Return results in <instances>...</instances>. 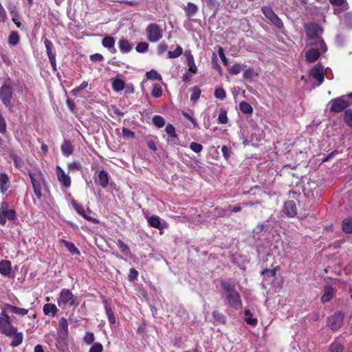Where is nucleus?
Here are the masks:
<instances>
[{
	"mask_svg": "<svg viewBox=\"0 0 352 352\" xmlns=\"http://www.w3.org/2000/svg\"><path fill=\"white\" fill-rule=\"evenodd\" d=\"M221 287L225 294L226 302L231 308L238 310L241 309L243 303L241 296L235 285L225 280L220 281Z\"/></svg>",
	"mask_w": 352,
	"mask_h": 352,
	"instance_id": "obj_1",
	"label": "nucleus"
},
{
	"mask_svg": "<svg viewBox=\"0 0 352 352\" xmlns=\"http://www.w3.org/2000/svg\"><path fill=\"white\" fill-rule=\"evenodd\" d=\"M306 35L311 41L310 45L312 46L320 47L322 53L327 51V46L321 37L323 32L322 28L316 23H310L305 26Z\"/></svg>",
	"mask_w": 352,
	"mask_h": 352,
	"instance_id": "obj_2",
	"label": "nucleus"
},
{
	"mask_svg": "<svg viewBox=\"0 0 352 352\" xmlns=\"http://www.w3.org/2000/svg\"><path fill=\"white\" fill-rule=\"evenodd\" d=\"M57 303L58 306H69L74 307L76 308L79 302L77 300L76 297L73 294V293L68 289H63L59 294V296L57 298Z\"/></svg>",
	"mask_w": 352,
	"mask_h": 352,
	"instance_id": "obj_3",
	"label": "nucleus"
},
{
	"mask_svg": "<svg viewBox=\"0 0 352 352\" xmlns=\"http://www.w3.org/2000/svg\"><path fill=\"white\" fill-rule=\"evenodd\" d=\"M29 177L34 189L36 197L41 199L42 198V186L45 185L44 175L41 171L37 173L28 172Z\"/></svg>",
	"mask_w": 352,
	"mask_h": 352,
	"instance_id": "obj_4",
	"label": "nucleus"
},
{
	"mask_svg": "<svg viewBox=\"0 0 352 352\" xmlns=\"http://www.w3.org/2000/svg\"><path fill=\"white\" fill-rule=\"evenodd\" d=\"M17 331L18 329L12 323L10 317L7 314L1 312L0 316V332L7 337H12Z\"/></svg>",
	"mask_w": 352,
	"mask_h": 352,
	"instance_id": "obj_5",
	"label": "nucleus"
},
{
	"mask_svg": "<svg viewBox=\"0 0 352 352\" xmlns=\"http://www.w3.org/2000/svg\"><path fill=\"white\" fill-rule=\"evenodd\" d=\"M263 14L265 16L267 20L273 25L278 29H282L284 27L283 21L274 12L271 6H264L261 9Z\"/></svg>",
	"mask_w": 352,
	"mask_h": 352,
	"instance_id": "obj_6",
	"label": "nucleus"
},
{
	"mask_svg": "<svg viewBox=\"0 0 352 352\" xmlns=\"http://www.w3.org/2000/svg\"><path fill=\"white\" fill-rule=\"evenodd\" d=\"M147 40L151 43H157L163 37L162 28L156 23H151L146 28Z\"/></svg>",
	"mask_w": 352,
	"mask_h": 352,
	"instance_id": "obj_7",
	"label": "nucleus"
},
{
	"mask_svg": "<svg viewBox=\"0 0 352 352\" xmlns=\"http://www.w3.org/2000/svg\"><path fill=\"white\" fill-rule=\"evenodd\" d=\"M348 98L346 94L331 99L329 102L330 107L329 111L336 113L342 112L349 105V102L346 100Z\"/></svg>",
	"mask_w": 352,
	"mask_h": 352,
	"instance_id": "obj_8",
	"label": "nucleus"
},
{
	"mask_svg": "<svg viewBox=\"0 0 352 352\" xmlns=\"http://www.w3.org/2000/svg\"><path fill=\"white\" fill-rule=\"evenodd\" d=\"M344 318V314L342 311H337L334 312V314L330 316L327 319V324L329 327L333 331H338L343 324Z\"/></svg>",
	"mask_w": 352,
	"mask_h": 352,
	"instance_id": "obj_9",
	"label": "nucleus"
},
{
	"mask_svg": "<svg viewBox=\"0 0 352 352\" xmlns=\"http://www.w3.org/2000/svg\"><path fill=\"white\" fill-rule=\"evenodd\" d=\"M13 92L12 87L8 85H3L0 88V99L7 107H12V100Z\"/></svg>",
	"mask_w": 352,
	"mask_h": 352,
	"instance_id": "obj_10",
	"label": "nucleus"
},
{
	"mask_svg": "<svg viewBox=\"0 0 352 352\" xmlns=\"http://www.w3.org/2000/svg\"><path fill=\"white\" fill-rule=\"evenodd\" d=\"M44 44L52 69L54 71H56V52L54 46L52 42L47 38H44Z\"/></svg>",
	"mask_w": 352,
	"mask_h": 352,
	"instance_id": "obj_11",
	"label": "nucleus"
},
{
	"mask_svg": "<svg viewBox=\"0 0 352 352\" xmlns=\"http://www.w3.org/2000/svg\"><path fill=\"white\" fill-rule=\"evenodd\" d=\"M309 75L317 80L318 85H321L324 79V67L320 63H318L309 71Z\"/></svg>",
	"mask_w": 352,
	"mask_h": 352,
	"instance_id": "obj_12",
	"label": "nucleus"
},
{
	"mask_svg": "<svg viewBox=\"0 0 352 352\" xmlns=\"http://www.w3.org/2000/svg\"><path fill=\"white\" fill-rule=\"evenodd\" d=\"M336 294V289L331 285H327L324 287L323 294L320 298L322 303H326L331 300Z\"/></svg>",
	"mask_w": 352,
	"mask_h": 352,
	"instance_id": "obj_13",
	"label": "nucleus"
},
{
	"mask_svg": "<svg viewBox=\"0 0 352 352\" xmlns=\"http://www.w3.org/2000/svg\"><path fill=\"white\" fill-rule=\"evenodd\" d=\"M56 170L58 180L64 187L69 188L72 183L70 177L65 174V171L59 166H56Z\"/></svg>",
	"mask_w": 352,
	"mask_h": 352,
	"instance_id": "obj_14",
	"label": "nucleus"
},
{
	"mask_svg": "<svg viewBox=\"0 0 352 352\" xmlns=\"http://www.w3.org/2000/svg\"><path fill=\"white\" fill-rule=\"evenodd\" d=\"M16 218V212L14 209L0 212V225L4 226L7 220L14 221Z\"/></svg>",
	"mask_w": 352,
	"mask_h": 352,
	"instance_id": "obj_15",
	"label": "nucleus"
},
{
	"mask_svg": "<svg viewBox=\"0 0 352 352\" xmlns=\"http://www.w3.org/2000/svg\"><path fill=\"white\" fill-rule=\"evenodd\" d=\"M283 211L287 216L294 217L297 214V208L295 201L293 200L285 201Z\"/></svg>",
	"mask_w": 352,
	"mask_h": 352,
	"instance_id": "obj_16",
	"label": "nucleus"
},
{
	"mask_svg": "<svg viewBox=\"0 0 352 352\" xmlns=\"http://www.w3.org/2000/svg\"><path fill=\"white\" fill-rule=\"evenodd\" d=\"M71 204L73 206V207L74 208V209L76 210V212L78 214H79L80 215H81L86 220L91 221L92 223L96 222V219L95 218L86 214L85 210L82 205L78 204L74 199H72L71 201Z\"/></svg>",
	"mask_w": 352,
	"mask_h": 352,
	"instance_id": "obj_17",
	"label": "nucleus"
},
{
	"mask_svg": "<svg viewBox=\"0 0 352 352\" xmlns=\"http://www.w3.org/2000/svg\"><path fill=\"white\" fill-rule=\"evenodd\" d=\"M10 187V177L5 172L0 173V192L6 193Z\"/></svg>",
	"mask_w": 352,
	"mask_h": 352,
	"instance_id": "obj_18",
	"label": "nucleus"
},
{
	"mask_svg": "<svg viewBox=\"0 0 352 352\" xmlns=\"http://www.w3.org/2000/svg\"><path fill=\"white\" fill-rule=\"evenodd\" d=\"M319 47L316 48H311L308 50L305 53V59L309 63H314L317 60L320 56V52L318 49Z\"/></svg>",
	"mask_w": 352,
	"mask_h": 352,
	"instance_id": "obj_19",
	"label": "nucleus"
},
{
	"mask_svg": "<svg viewBox=\"0 0 352 352\" xmlns=\"http://www.w3.org/2000/svg\"><path fill=\"white\" fill-rule=\"evenodd\" d=\"M115 38L111 36H105L102 41V45L104 47L110 50L112 53H116V50L115 48Z\"/></svg>",
	"mask_w": 352,
	"mask_h": 352,
	"instance_id": "obj_20",
	"label": "nucleus"
},
{
	"mask_svg": "<svg viewBox=\"0 0 352 352\" xmlns=\"http://www.w3.org/2000/svg\"><path fill=\"white\" fill-rule=\"evenodd\" d=\"M184 54L186 57V60L188 66V71L193 74H196L197 72V68L195 63L194 57L191 54L190 50L186 51Z\"/></svg>",
	"mask_w": 352,
	"mask_h": 352,
	"instance_id": "obj_21",
	"label": "nucleus"
},
{
	"mask_svg": "<svg viewBox=\"0 0 352 352\" xmlns=\"http://www.w3.org/2000/svg\"><path fill=\"white\" fill-rule=\"evenodd\" d=\"M109 182V175L108 173L104 170H100L98 173V184L102 188H105L107 187Z\"/></svg>",
	"mask_w": 352,
	"mask_h": 352,
	"instance_id": "obj_22",
	"label": "nucleus"
},
{
	"mask_svg": "<svg viewBox=\"0 0 352 352\" xmlns=\"http://www.w3.org/2000/svg\"><path fill=\"white\" fill-rule=\"evenodd\" d=\"M60 149H61L62 153L65 157H69L74 152V146L72 144L71 142L67 140H64L63 143L60 146Z\"/></svg>",
	"mask_w": 352,
	"mask_h": 352,
	"instance_id": "obj_23",
	"label": "nucleus"
},
{
	"mask_svg": "<svg viewBox=\"0 0 352 352\" xmlns=\"http://www.w3.org/2000/svg\"><path fill=\"white\" fill-rule=\"evenodd\" d=\"M5 306L10 312L16 315L25 316L27 315L29 312L28 309L20 308L10 304H6Z\"/></svg>",
	"mask_w": 352,
	"mask_h": 352,
	"instance_id": "obj_24",
	"label": "nucleus"
},
{
	"mask_svg": "<svg viewBox=\"0 0 352 352\" xmlns=\"http://www.w3.org/2000/svg\"><path fill=\"white\" fill-rule=\"evenodd\" d=\"M11 262L8 260L0 261V274L6 276L11 273Z\"/></svg>",
	"mask_w": 352,
	"mask_h": 352,
	"instance_id": "obj_25",
	"label": "nucleus"
},
{
	"mask_svg": "<svg viewBox=\"0 0 352 352\" xmlns=\"http://www.w3.org/2000/svg\"><path fill=\"white\" fill-rule=\"evenodd\" d=\"M43 313L45 316H55L58 309L53 303L45 304L43 308Z\"/></svg>",
	"mask_w": 352,
	"mask_h": 352,
	"instance_id": "obj_26",
	"label": "nucleus"
},
{
	"mask_svg": "<svg viewBox=\"0 0 352 352\" xmlns=\"http://www.w3.org/2000/svg\"><path fill=\"white\" fill-rule=\"evenodd\" d=\"M184 10L186 12V15L188 19H190L193 16L195 15V14L198 11V7L196 4L188 2L186 5V6L184 8Z\"/></svg>",
	"mask_w": 352,
	"mask_h": 352,
	"instance_id": "obj_27",
	"label": "nucleus"
},
{
	"mask_svg": "<svg viewBox=\"0 0 352 352\" xmlns=\"http://www.w3.org/2000/svg\"><path fill=\"white\" fill-rule=\"evenodd\" d=\"M61 243L71 254L75 255H80V251L72 242L68 241L65 239H62Z\"/></svg>",
	"mask_w": 352,
	"mask_h": 352,
	"instance_id": "obj_28",
	"label": "nucleus"
},
{
	"mask_svg": "<svg viewBox=\"0 0 352 352\" xmlns=\"http://www.w3.org/2000/svg\"><path fill=\"white\" fill-rule=\"evenodd\" d=\"M118 46H119L120 50L122 53H128L132 49L131 44L129 43V41L127 39H125V38H122L119 41Z\"/></svg>",
	"mask_w": 352,
	"mask_h": 352,
	"instance_id": "obj_29",
	"label": "nucleus"
},
{
	"mask_svg": "<svg viewBox=\"0 0 352 352\" xmlns=\"http://www.w3.org/2000/svg\"><path fill=\"white\" fill-rule=\"evenodd\" d=\"M104 309L105 312L107 316L109 322L111 324H113L116 322V317L114 316L113 311L111 307V306L109 305V303L107 301H104Z\"/></svg>",
	"mask_w": 352,
	"mask_h": 352,
	"instance_id": "obj_30",
	"label": "nucleus"
},
{
	"mask_svg": "<svg viewBox=\"0 0 352 352\" xmlns=\"http://www.w3.org/2000/svg\"><path fill=\"white\" fill-rule=\"evenodd\" d=\"M13 337L10 345L12 347H16L19 346L23 340V335L22 332L16 331L14 334L12 336Z\"/></svg>",
	"mask_w": 352,
	"mask_h": 352,
	"instance_id": "obj_31",
	"label": "nucleus"
},
{
	"mask_svg": "<svg viewBox=\"0 0 352 352\" xmlns=\"http://www.w3.org/2000/svg\"><path fill=\"white\" fill-rule=\"evenodd\" d=\"M146 219L148 223L151 227L158 229L161 228V219L158 216L153 215Z\"/></svg>",
	"mask_w": 352,
	"mask_h": 352,
	"instance_id": "obj_32",
	"label": "nucleus"
},
{
	"mask_svg": "<svg viewBox=\"0 0 352 352\" xmlns=\"http://www.w3.org/2000/svg\"><path fill=\"white\" fill-rule=\"evenodd\" d=\"M342 228L344 233L352 234V217L344 219L342 221Z\"/></svg>",
	"mask_w": 352,
	"mask_h": 352,
	"instance_id": "obj_33",
	"label": "nucleus"
},
{
	"mask_svg": "<svg viewBox=\"0 0 352 352\" xmlns=\"http://www.w3.org/2000/svg\"><path fill=\"white\" fill-rule=\"evenodd\" d=\"M212 317L214 320V321L213 322V323L214 324H226V317L224 316V315L221 313H220L219 311H212Z\"/></svg>",
	"mask_w": 352,
	"mask_h": 352,
	"instance_id": "obj_34",
	"label": "nucleus"
},
{
	"mask_svg": "<svg viewBox=\"0 0 352 352\" xmlns=\"http://www.w3.org/2000/svg\"><path fill=\"white\" fill-rule=\"evenodd\" d=\"M240 111L245 114H252L253 112V108L250 105V103H248L246 101H242L239 103V105Z\"/></svg>",
	"mask_w": 352,
	"mask_h": 352,
	"instance_id": "obj_35",
	"label": "nucleus"
},
{
	"mask_svg": "<svg viewBox=\"0 0 352 352\" xmlns=\"http://www.w3.org/2000/svg\"><path fill=\"white\" fill-rule=\"evenodd\" d=\"M244 315L245 316V321L247 324L252 326H256L257 324V319L256 318H253L252 314L249 309H245L244 311Z\"/></svg>",
	"mask_w": 352,
	"mask_h": 352,
	"instance_id": "obj_36",
	"label": "nucleus"
},
{
	"mask_svg": "<svg viewBox=\"0 0 352 352\" xmlns=\"http://www.w3.org/2000/svg\"><path fill=\"white\" fill-rule=\"evenodd\" d=\"M125 83L123 80L116 78L112 82V87L116 91H120L124 89Z\"/></svg>",
	"mask_w": 352,
	"mask_h": 352,
	"instance_id": "obj_37",
	"label": "nucleus"
},
{
	"mask_svg": "<svg viewBox=\"0 0 352 352\" xmlns=\"http://www.w3.org/2000/svg\"><path fill=\"white\" fill-rule=\"evenodd\" d=\"M10 158L13 160L14 166L18 168L21 169L23 166V160L17 156L14 152H10Z\"/></svg>",
	"mask_w": 352,
	"mask_h": 352,
	"instance_id": "obj_38",
	"label": "nucleus"
},
{
	"mask_svg": "<svg viewBox=\"0 0 352 352\" xmlns=\"http://www.w3.org/2000/svg\"><path fill=\"white\" fill-rule=\"evenodd\" d=\"M344 346L339 342L335 341L329 346V352H344Z\"/></svg>",
	"mask_w": 352,
	"mask_h": 352,
	"instance_id": "obj_39",
	"label": "nucleus"
},
{
	"mask_svg": "<svg viewBox=\"0 0 352 352\" xmlns=\"http://www.w3.org/2000/svg\"><path fill=\"white\" fill-rule=\"evenodd\" d=\"M8 43L12 45H16L19 43V34L17 32H12L8 37Z\"/></svg>",
	"mask_w": 352,
	"mask_h": 352,
	"instance_id": "obj_40",
	"label": "nucleus"
},
{
	"mask_svg": "<svg viewBox=\"0 0 352 352\" xmlns=\"http://www.w3.org/2000/svg\"><path fill=\"white\" fill-rule=\"evenodd\" d=\"M153 124L157 128H162L165 124V120L164 118L159 115H155L152 119Z\"/></svg>",
	"mask_w": 352,
	"mask_h": 352,
	"instance_id": "obj_41",
	"label": "nucleus"
},
{
	"mask_svg": "<svg viewBox=\"0 0 352 352\" xmlns=\"http://www.w3.org/2000/svg\"><path fill=\"white\" fill-rule=\"evenodd\" d=\"M344 122L348 126L352 127V109L345 110L344 113Z\"/></svg>",
	"mask_w": 352,
	"mask_h": 352,
	"instance_id": "obj_42",
	"label": "nucleus"
},
{
	"mask_svg": "<svg viewBox=\"0 0 352 352\" xmlns=\"http://www.w3.org/2000/svg\"><path fill=\"white\" fill-rule=\"evenodd\" d=\"M94 341H95V336L94 334V333L91 332V331H87L85 332V334L83 337V342L87 344V345H90V344H93L94 343Z\"/></svg>",
	"mask_w": 352,
	"mask_h": 352,
	"instance_id": "obj_43",
	"label": "nucleus"
},
{
	"mask_svg": "<svg viewBox=\"0 0 352 352\" xmlns=\"http://www.w3.org/2000/svg\"><path fill=\"white\" fill-rule=\"evenodd\" d=\"M116 244L118 245L121 252L123 253L124 255H127L128 253L130 252V249L129 246L126 243H124V242L122 240L118 239Z\"/></svg>",
	"mask_w": 352,
	"mask_h": 352,
	"instance_id": "obj_44",
	"label": "nucleus"
},
{
	"mask_svg": "<svg viewBox=\"0 0 352 352\" xmlns=\"http://www.w3.org/2000/svg\"><path fill=\"white\" fill-rule=\"evenodd\" d=\"M214 95L217 99L223 100L226 98V91L223 88L219 87L215 89Z\"/></svg>",
	"mask_w": 352,
	"mask_h": 352,
	"instance_id": "obj_45",
	"label": "nucleus"
},
{
	"mask_svg": "<svg viewBox=\"0 0 352 352\" xmlns=\"http://www.w3.org/2000/svg\"><path fill=\"white\" fill-rule=\"evenodd\" d=\"M165 131L167 133L168 136L170 138H177V135L175 133V129L171 124H168L166 126Z\"/></svg>",
	"mask_w": 352,
	"mask_h": 352,
	"instance_id": "obj_46",
	"label": "nucleus"
},
{
	"mask_svg": "<svg viewBox=\"0 0 352 352\" xmlns=\"http://www.w3.org/2000/svg\"><path fill=\"white\" fill-rule=\"evenodd\" d=\"M183 53V49L181 46H177L174 51H168V55L169 58H175L181 56Z\"/></svg>",
	"mask_w": 352,
	"mask_h": 352,
	"instance_id": "obj_47",
	"label": "nucleus"
},
{
	"mask_svg": "<svg viewBox=\"0 0 352 352\" xmlns=\"http://www.w3.org/2000/svg\"><path fill=\"white\" fill-rule=\"evenodd\" d=\"M201 89L198 87H194L192 89L190 100L193 102H197L201 96Z\"/></svg>",
	"mask_w": 352,
	"mask_h": 352,
	"instance_id": "obj_48",
	"label": "nucleus"
},
{
	"mask_svg": "<svg viewBox=\"0 0 352 352\" xmlns=\"http://www.w3.org/2000/svg\"><path fill=\"white\" fill-rule=\"evenodd\" d=\"M258 75V73L255 72V71L253 68H248L244 71L243 76L244 79L251 80L254 76H256Z\"/></svg>",
	"mask_w": 352,
	"mask_h": 352,
	"instance_id": "obj_49",
	"label": "nucleus"
},
{
	"mask_svg": "<svg viewBox=\"0 0 352 352\" xmlns=\"http://www.w3.org/2000/svg\"><path fill=\"white\" fill-rule=\"evenodd\" d=\"M58 329L63 331L65 334L68 333V323L67 320L65 318H61L58 322Z\"/></svg>",
	"mask_w": 352,
	"mask_h": 352,
	"instance_id": "obj_50",
	"label": "nucleus"
},
{
	"mask_svg": "<svg viewBox=\"0 0 352 352\" xmlns=\"http://www.w3.org/2000/svg\"><path fill=\"white\" fill-rule=\"evenodd\" d=\"M163 93L162 86L160 84H155L151 94L155 98H160Z\"/></svg>",
	"mask_w": 352,
	"mask_h": 352,
	"instance_id": "obj_51",
	"label": "nucleus"
},
{
	"mask_svg": "<svg viewBox=\"0 0 352 352\" xmlns=\"http://www.w3.org/2000/svg\"><path fill=\"white\" fill-rule=\"evenodd\" d=\"M146 76L148 80H162V76L155 70H151L146 74Z\"/></svg>",
	"mask_w": 352,
	"mask_h": 352,
	"instance_id": "obj_52",
	"label": "nucleus"
},
{
	"mask_svg": "<svg viewBox=\"0 0 352 352\" xmlns=\"http://www.w3.org/2000/svg\"><path fill=\"white\" fill-rule=\"evenodd\" d=\"M314 185L315 186L316 184L315 183H308V186H309V188H305V190H307V192H305V194H307L309 195V192L311 193V197L314 198V199H316L318 197H320V194L318 192V190H316L315 188L312 190V186L311 185Z\"/></svg>",
	"mask_w": 352,
	"mask_h": 352,
	"instance_id": "obj_53",
	"label": "nucleus"
},
{
	"mask_svg": "<svg viewBox=\"0 0 352 352\" xmlns=\"http://www.w3.org/2000/svg\"><path fill=\"white\" fill-rule=\"evenodd\" d=\"M218 121L220 124H226L228 123V119L227 112L225 109H221L218 116Z\"/></svg>",
	"mask_w": 352,
	"mask_h": 352,
	"instance_id": "obj_54",
	"label": "nucleus"
},
{
	"mask_svg": "<svg viewBox=\"0 0 352 352\" xmlns=\"http://www.w3.org/2000/svg\"><path fill=\"white\" fill-rule=\"evenodd\" d=\"M245 67V65H243V67ZM242 69V65L239 63H236L231 67V68L229 69V73L232 75H237L241 72Z\"/></svg>",
	"mask_w": 352,
	"mask_h": 352,
	"instance_id": "obj_55",
	"label": "nucleus"
},
{
	"mask_svg": "<svg viewBox=\"0 0 352 352\" xmlns=\"http://www.w3.org/2000/svg\"><path fill=\"white\" fill-rule=\"evenodd\" d=\"M135 50L138 52L144 53L148 50V44L146 42L138 43L135 47Z\"/></svg>",
	"mask_w": 352,
	"mask_h": 352,
	"instance_id": "obj_56",
	"label": "nucleus"
},
{
	"mask_svg": "<svg viewBox=\"0 0 352 352\" xmlns=\"http://www.w3.org/2000/svg\"><path fill=\"white\" fill-rule=\"evenodd\" d=\"M104 348L101 343L94 342L90 347L89 352H103Z\"/></svg>",
	"mask_w": 352,
	"mask_h": 352,
	"instance_id": "obj_57",
	"label": "nucleus"
},
{
	"mask_svg": "<svg viewBox=\"0 0 352 352\" xmlns=\"http://www.w3.org/2000/svg\"><path fill=\"white\" fill-rule=\"evenodd\" d=\"M182 116L186 118L188 120H189L193 125V126L195 128H197L199 126H198V123L197 122V120H195V118L190 114H189L187 112H184L183 111L182 112Z\"/></svg>",
	"mask_w": 352,
	"mask_h": 352,
	"instance_id": "obj_58",
	"label": "nucleus"
},
{
	"mask_svg": "<svg viewBox=\"0 0 352 352\" xmlns=\"http://www.w3.org/2000/svg\"><path fill=\"white\" fill-rule=\"evenodd\" d=\"M329 3L333 6H344L343 10H347L349 6L346 1V0H329Z\"/></svg>",
	"mask_w": 352,
	"mask_h": 352,
	"instance_id": "obj_59",
	"label": "nucleus"
},
{
	"mask_svg": "<svg viewBox=\"0 0 352 352\" xmlns=\"http://www.w3.org/2000/svg\"><path fill=\"white\" fill-rule=\"evenodd\" d=\"M139 275V272L134 268H131L129 270V274L128 275V280L130 282H133L137 280Z\"/></svg>",
	"mask_w": 352,
	"mask_h": 352,
	"instance_id": "obj_60",
	"label": "nucleus"
},
{
	"mask_svg": "<svg viewBox=\"0 0 352 352\" xmlns=\"http://www.w3.org/2000/svg\"><path fill=\"white\" fill-rule=\"evenodd\" d=\"M190 148L195 153H199L203 150V146L199 143L192 142L190 144Z\"/></svg>",
	"mask_w": 352,
	"mask_h": 352,
	"instance_id": "obj_61",
	"label": "nucleus"
},
{
	"mask_svg": "<svg viewBox=\"0 0 352 352\" xmlns=\"http://www.w3.org/2000/svg\"><path fill=\"white\" fill-rule=\"evenodd\" d=\"M68 168L70 170H80L82 168V165L79 162L74 161L68 164Z\"/></svg>",
	"mask_w": 352,
	"mask_h": 352,
	"instance_id": "obj_62",
	"label": "nucleus"
},
{
	"mask_svg": "<svg viewBox=\"0 0 352 352\" xmlns=\"http://www.w3.org/2000/svg\"><path fill=\"white\" fill-rule=\"evenodd\" d=\"M10 13L12 16V21H16L17 20H20V15L16 11V6H13L11 8H10Z\"/></svg>",
	"mask_w": 352,
	"mask_h": 352,
	"instance_id": "obj_63",
	"label": "nucleus"
},
{
	"mask_svg": "<svg viewBox=\"0 0 352 352\" xmlns=\"http://www.w3.org/2000/svg\"><path fill=\"white\" fill-rule=\"evenodd\" d=\"M344 21L349 27H352V12H346L343 15Z\"/></svg>",
	"mask_w": 352,
	"mask_h": 352,
	"instance_id": "obj_64",
	"label": "nucleus"
}]
</instances>
